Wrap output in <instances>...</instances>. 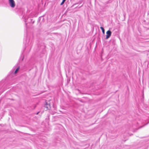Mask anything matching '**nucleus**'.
<instances>
[{"mask_svg":"<svg viewBox=\"0 0 149 149\" xmlns=\"http://www.w3.org/2000/svg\"><path fill=\"white\" fill-rule=\"evenodd\" d=\"M24 43L25 44L26 49H27L28 50H30L31 47L32 43V41H30L29 36H27L25 40L24 41Z\"/></svg>","mask_w":149,"mask_h":149,"instance_id":"obj_1","label":"nucleus"},{"mask_svg":"<svg viewBox=\"0 0 149 149\" xmlns=\"http://www.w3.org/2000/svg\"><path fill=\"white\" fill-rule=\"evenodd\" d=\"M23 19L24 20L25 23V24L26 25L27 23H29L31 22L32 23H33L34 22V21H33V19L31 18H28L27 17L23 16Z\"/></svg>","mask_w":149,"mask_h":149,"instance_id":"obj_2","label":"nucleus"},{"mask_svg":"<svg viewBox=\"0 0 149 149\" xmlns=\"http://www.w3.org/2000/svg\"><path fill=\"white\" fill-rule=\"evenodd\" d=\"M5 87L4 84L2 82L0 83V95L6 89V88H5Z\"/></svg>","mask_w":149,"mask_h":149,"instance_id":"obj_3","label":"nucleus"},{"mask_svg":"<svg viewBox=\"0 0 149 149\" xmlns=\"http://www.w3.org/2000/svg\"><path fill=\"white\" fill-rule=\"evenodd\" d=\"M9 4L12 8H14L15 6V3L14 0H8Z\"/></svg>","mask_w":149,"mask_h":149,"instance_id":"obj_4","label":"nucleus"},{"mask_svg":"<svg viewBox=\"0 0 149 149\" xmlns=\"http://www.w3.org/2000/svg\"><path fill=\"white\" fill-rule=\"evenodd\" d=\"M107 35L106 39H108L111 36V32L110 30L106 32Z\"/></svg>","mask_w":149,"mask_h":149,"instance_id":"obj_5","label":"nucleus"},{"mask_svg":"<svg viewBox=\"0 0 149 149\" xmlns=\"http://www.w3.org/2000/svg\"><path fill=\"white\" fill-rule=\"evenodd\" d=\"M44 107L45 108V110H47L48 109L50 108V105L49 104H48L47 103H46V104L45 105Z\"/></svg>","mask_w":149,"mask_h":149,"instance_id":"obj_6","label":"nucleus"},{"mask_svg":"<svg viewBox=\"0 0 149 149\" xmlns=\"http://www.w3.org/2000/svg\"><path fill=\"white\" fill-rule=\"evenodd\" d=\"M19 69V67H18L17 68V69H16V70H15V71L14 72L15 74H16L17 72L18 71Z\"/></svg>","mask_w":149,"mask_h":149,"instance_id":"obj_7","label":"nucleus"},{"mask_svg":"<svg viewBox=\"0 0 149 149\" xmlns=\"http://www.w3.org/2000/svg\"><path fill=\"white\" fill-rule=\"evenodd\" d=\"M100 28L102 30V32L103 34H104L105 33V31L104 28L102 27H100Z\"/></svg>","mask_w":149,"mask_h":149,"instance_id":"obj_8","label":"nucleus"},{"mask_svg":"<svg viewBox=\"0 0 149 149\" xmlns=\"http://www.w3.org/2000/svg\"><path fill=\"white\" fill-rule=\"evenodd\" d=\"M66 0H63L62 1V2L60 4V5H63L64 4V3L65 2V1Z\"/></svg>","mask_w":149,"mask_h":149,"instance_id":"obj_9","label":"nucleus"},{"mask_svg":"<svg viewBox=\"0 0 149 149\" xmlns=\"http://www.w3.org/2000/svg\"><path fill=\"white\" fill-rule=\"evenodd\" d=\"M39 113V112H37V113H36V114H38Z\"/></svg>","mask_w":149,"mask_h":149,"instance_id":"obj_10","label":"nucleus"},{"mask_svg":"<svg viewBox=\"0 0 149 149\" xmlns=\"http://www.w3.org/2000/svg\"><path fill=\"white\" fill-rule=\"evenodd\" d=\"M148 123H147L145 125H146Z\"/></svg>","mask_w":149,"mask_h":149,"instance_id":"obj_11","label":"nucleus"}]
</instances>
